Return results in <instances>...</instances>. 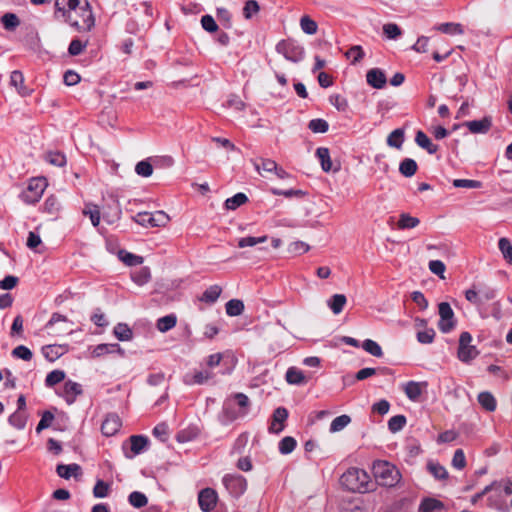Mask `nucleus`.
I'll return each mask as SVG.
<instances>
[{"mask_svg": "<svg viewBox=\"0 0 512 512\" xmlns=\"http://www.w3.org/2000/svg\"><path fill=\"white\" fill-rule=\"evenodd\" d=\"M371 376H375V381H381V376H388L386 378V383H394L399 382V384H427L426 382L421 381H414V380H408V381H402L395 375V373L387 367H378V368H370L366 367L361 370H359L355 374H348L343 377L344 382H354V381H363Z\"/></svg>", "mask_w": 512, "mask_h": 512, "instance_id": "nucleus-1", "label": "nucleus"}, {"mask_svg": "<svg viewBox=\"0 0 512 512\" xmlns=\"http://www.w3.org/2000/svg\"><path fill=\"white\" fill-rule=\"evenodd\" d=\"M79 5V0H56L54 16L63 17L71 26L80 29V22L72 17V12H76L80 8Z\"/></svg>", "mask_w": 512, "mask_h": 512, "instance_id": "nucleus-2", "label": "nucleus"}, {"mask_svg": "<svg viewBox=\"0 0 512 512\" xmlns=\"http://www.w3.org/2000/svg\"><path fill=\"white\" fill-rule=\"evenodd\" d=\"M438 328L442 333H450L457 325L455 313L448 302H441L438 304Z\"/></svg>", "mask_w": 512, "mask_h": 512, "instance_id": "nucleus-3", "label": "nucleus"}, {"mask_svg": "<svg viewBox=\"0 0 512 512\" xmlns=\"http://www.w3.org/2000/svg\"><path fill=\"white\" fill-rule=\"evenodd\" d=\"M46 186L47 183L45 178H32L28 183L27 189L22 192L21 199L26 204L37 203L42 197Z\"/></svg>", "mask_w": 512, "mask_h": 512, "instance_id": "nucleus-4", "label": "nucleus"}, {"mask_svg": "<svg viewBox=\"0 0 512 512\" xmlns=\"http://www.w3.org/2000/svg\"><path fill=\"white\" fill-rule=\"evenodd\" d=\"M276 51L287 60L297 63L304 58V48L291 40H282L276 45Z\"/></svg>", "mask_w": 512, "mask_h": 512, "instance_id": "nucleus-5", "label": "nucleus"}, {"mask_svg": "<svg viewBox=\"0 0 512 512\" xmlns=\"http://www.w3.org/2000/svg\"><path fill=\"white\" fill-rule=\"evenodd\" d=\"M76 13L82 18V24L78 31H90L95 25V19L92 12L90 3L86 0L85 5L79 8V12Z\"/></svg>", "mask_w": 512, "mask_h": 512, "instance_id": "nucleus-6", "label": "nucleus"}, {"mask_svg": "<svg viewBox=\"0 0 512 512\" xmlns=\"http://www.w3.org/2000/svg\"><path fill=\"white\" fill-rule=\"evenodd\" d=\"M375 477L386 480L390 484H394L398 482L400 476L393 466L387 463H381L375 468Z\"/></svg>", "mask_w": 512, "mask_h": 512, "instance_id": "nucleus-7", "label": "nucleus"}, {"mask_svg": "<svg viewBox=\"0 0 512 512\" xmlns=\"http://www.w3.org/2000/svg\"><path fill=\"white\" fill-rule=\"evenodd\" d=\"M366 81L375 89H383L386 86L387 78L382 69L372 68L366 73Z\"/></svg>", "mask_w": 512, "mask_h": 512, "instance_id": "nucleus-8", "label": "nucleus"}, {"mask_svg": "<svg viewBox=\"0 0 512 512\" xmlns=\"http://www.w3.org/2000/svg\"><path fill=\"white\" fill-rule=\"evenodd\" d=\"M464 125L473 134H485L491 128L492 120L490 117H484L480 120L467 121Z\"/></svg>", "mask_w": 512, "mask_h": 512, "instance_id": "nucleus-9", "label": "nucleus"}, {"mask_svg": "<svg viewBox=\"0 0 512 512\" xmlns=\"http://www.w3.org/2000/svg\"><path fill=\"white\" fill-rule=\"evenodd\" d=\"M68 351L67 345L51 344L42 347L43 356L50 362H54L59 359Z\"/></svg>", "mask_w": 512, "mask_h": 512, "instance_id": "nucleus-10", "label": "nucleus"}, {"mask_svg": "<svg viewBox=\"0 0 512 512\" xmlns=\"http://www.w3.org/2000/svg\"><path fill=\"white\" fill-rule=\"evenodd\" d=\"M217 502L216 493L213 490L205 489L199 495V504L203 511H209Z\"/></svg>", "mask_w": 512, "mask_h": 512, "instance_id": "nucleus-11", "label": "nucleus"}, {"mask_svg": "<svg viewBox=\"0 0 512 512\" xmlns=\"http://www.w3.org/2000/svg\"><path fill=\"white\" fill-rule=\"evenodd\" d=\"M415 142L419 147L426 150L429 154H435L439 149L438 145L432 143L430 138L421 130L417 131Z\"/></svg>", "mask_w": 512, "mask_h": 512, "instance_id": "nucleus-12", "label": "nucleus"}, {"mask_svg": "<svg viewBox=\"0 0 512 512\" xmlns=\"http://www.w3.org/2000/svg\"><path fill=\"white\" fill-rule=\"evenodd\" d=\"M316 156L318 157L321 167L324 172H330L332 170L337 171L339 168H333L332 161L330 158L329 149L326 147H319L316 150Z\"/></svg>", "mask_w": 512, "mask_h": 512, "instance_id": "nucleus-13", "label": "nucleus"}, {"mask_svg": "<svg viewBox=\"0 0 512 512\" xmlns=\"http://www.w3.org/2000/svg\"><path fill=\"white\" fill-rule=\"evenodd\" d=\"M114 352H118L121 355L124 354V350L120 347L119 344H117V343H104V344H99V345H97L94 348L93 355L95 357H100V356H103L105 354H110V353H114Z\"/></svg>", "mask_w": 512, "mask_h": 512, "instance_id": "nucleus-14", "label": "nucleus"}, {"mask_svg": "<svg viewBox=\"0 0 512 512\" xmlns=\"http://www.w3.org/2000/svg\"><path fill=\"white\" fill-rule=\"evenodd\" d=\"M346 302L347 298L344 294H334L327 301V305L335 315H338L343 311Z\"/></svg>", "mask_w": 512, "mask_h": 512, "instance_id": "nucleus-15", "label": "nucleus"}, {"mask_svg": "<svg viewBox=\"0 0 512 512\" xmlns=\"http://www.w3.org/2000/svg\"><path fill=\"white\" fill-rule=\"evenodd\" d=\"M286 381L288 384H299L301 382H308L311 380L310 376H307L301 370L295 367H290L286 372Z\"/></svg>", "mask_w": 512, "mask_h": 512, "instance_id": "nucleus-16", "label": "nucleus"}, {"mask_svg": "<svg viewBox=\"0 0 512 512\" xmlns=\"http://www.w3.org/2000/svg\"><path fill=\"white\" fill-rule=\"evenodd\" d=\"M221 292L222 289L219 285H212L203 292L199 300L208 304H213L218 300Z\"/></svg>", "mask_w": 512, "mask_h": 512, "instance_id": "nucleus-17", "label": "nucleus"}, {"mask_svg": "<svg viewBox=\"0 0 512 512\" xmlns=\"http://www.w3.org/2000/svg\"><path fill=\"white\" fill-rule=\"evenodd\" d=\"M418 165L414 159L404 158L399 164V172L404 177H412L417 172Z\"/></svg>", "mask_w": 512, "mask_h": 512, "instance_id": "nucleus-18", "label": "nucleus"}, {"mask_svg": "<svg viewBox=\"0 0 512 512\" xmlns=\"http://www.w3.org/2000/svg\"><path fill=\"white\" fill-rule=\"evenodd\" d=\"M113 333L119 341H129L133 337V332L126 323H118L114 327Z\"/></svg>", "mask_w": 512, "mask_h": 512, "instance_id": "nucleus-19", "label": "nucleus"}, {"mask_svg": "<svg viewBox=\"0 0 512 512\" xmlns=\"http://www.w3.org/2000/svg\"><path fill=\"white\" fill-rule=\"evenodd\" d=\"M404 135L405 132L403 128H397L393 130L387 137V144L390 147L400 149L404 142Z\"/></svg>", "mask_w": 512, "mask_h": 512, "instance_id": "nucleus-20", "label": "nucleus"}, {"mask_svg": "<svg viewBox=\"0 0 512 512\" xmlns=\"http://www.w3.org/2000/svg\"><path fill=\"white\" fill-rule=\"evenodd\" d=\"M177 323V317L174 314L163 316L157 320L156 327L160 332H167L174 328Z\"/></svg>", "mask_w": 512, "mask_h": 512, "instance_id": "nucleus-21", "label": "nucleus"}, {"mask_svg": "<svg viewBox=\"0 0 512 512\" xmlns=\"http://www.w3.org/2000/svg\"><path fill=\"white\" fill-rule=\"evenodd\" d=\"M420 220L417 217L411 216L408 213H402L397 222V226L399 229H412L418 226Z\"/></svg>", "mask_w": 512, "mask_h": 512, "instance_id": "nucleus-22", "label": "nucleus"}, {"mask_svg": "<svg viewBox=\"0 0 512 512\" xmlns=\"http://www.w3.org/2000/svg\"><path fill=\"white\" fill-rule=\"evenodd\" d=\"M83 214L89 217L94 227H97L100 224L101 214L97 205L86 204L85 208L83 209Z\"/></svg>", "mask_w": 512, "mask_h": 512, "instance_id": "nucleus-23", "label": "nucleus"}, {"mask_svg": "<svg viewBox=\"0 0 512 512\" xmlns=\"http://www.w3.org/2000/svg\"><path fill=\"white\" fill-rule=\"evenodd\" d=\"M131 278L137 285H145L151 279L150 269L148 267H141L131 274Z\"/></svg>", "mask_w": 512, "mask_h": 512, "instance_id": "nucleus-24", "label": "nucleus"}, {"mask_svg": "<svg viewBox=\"0 0 512 512\" xmlns=\"http://www.w3.org/2000/svg\"><path fill=\"white\" fill-rule=\"evenodd\" d=\"M248 202V197L246 194L239 192L236 193L234 196L226 199L225 201V208L227 210H236L241 205Z\"/></svg>", "mask_w": 512, "mask_h": 512, "instance_id": "nucleus-25", "label": "nucleus"}, {"mask_svg": "<svg viewBox=\"0 0 512 512\" xmlns=\"http://www.w3.org/2000/svg\"><path fill=\"white\" fill-rule=\"evenodd\" d=\"M45 160L51 165L64 167L66 165V156L59 151H49L45 155Z\"/></svg>", "mask_w": 512, "mask_h": 512, "instance_id": "nucleus-26", "label": "nucleus"}, {"mask_svg": "<svg viewBox=\"0 0 512 512\" xmlns=\"http://www.w3.org/2000/svg\"><path fill=\"white\" fill-rule=\"evenodd\" d=\"M226 313L229 316H239L244 311V303L239 299H231L226 305Z\"/></svg>", "mask_w": 512, "mask_h": 512, "instance_id": "nucleus-27", "label": "nucleus"}, {"mask_svg": "<svg viewBox=\"0 0 512 512\" xmlns=\"http://www.w3.org/2000/svg\"><path fill=\"white\" fill-rule=\"evenodd\" d=\"M1 23L6 30L14 31L20 25V19L14 13H5L1 17Z\"/></svg>", "mask_w": 512, "mask_h": 512, "instance_id": "nucleus-28", "label": "nucleus"}, {"mask_svg": "<svg viewBox=\"0 0 512 512\" xmlns=\"http://www.w3.org/2000/svg\"><path fill=\"white\" fill-rule=\"evenodd\" d=\"M300 27L302 31L308 35H314L317 33L318 25L316 21L310 18L308 15H304L300 19Z\"/></svg>", "mask_w": 512, "mask_h": 512, "instance_id": "nucleus-29", "label": "nucleus"}, {"mask_svg": "<svg viewBox=\"0 0 512 512\" xmlns=\"http://www.w3.org/2000/svg\"><path fill=\"white\" fill-rule=\"evenodd\" d=\"M435 29L442 33L452 34V35L464 33V30H463V27L461 24L452 23V22L442 23V24L436 26Z\"/></svg>", "mask_w": 512, "mask_h": 512, "instance_id": "nucleus-30", "label": "nucleus"}, {"mask_svg": "<svg viewBox=\"0 0 512 512\" xmlns=\"http://www.w3.org/2000/svg\"><path fill=\"white\" fill-rule=\"evenodd\" d=\"M498 247L501 251L504 259L512 265V244L507 238H500L498 241Z\"/></svg>", "mask_w": 512, "mask_h": 512, "instance_id": "nucleus-31", "label": "nucleus"}, {"mask_svg": "<svg viewBox=\"0 0 512 512\" xmlns=\"http://www.w3.org/2000/svg\"><path fill=\"white\" fill-rule=\"evenodd\" d=\"M267 241V236H260V237H254V236H248L240 238L238 241V247L239 248H245V247H253L257 244H261Z\"/></svg>", "mask_w": 512, "mask_h": 512, "instance_id": "nucleus-32", "label": "nucleus"}, {"mask_svg": "<svg viewBox=\"0 0 512 512\" xmlns=\"http://www.w3.org/2000/svg\"><path fill=\"white\" fill-rule=\"evenodd\" d=\"M363 349L375 357H381L383 355V351L381 346L371 339H366L362 344Z\"/></svg>", "mask_w": 512, "mask_h": 512, "instance_id": "nucleus-33", "label": "nucleus"}, {"mask_svg": "<svg viewBox=\"0 0 512 512\" xmlns=\"http://www.w3.org/2000/svg\"><path fill=\"white\" fill-rule=\"evenodd\" d=\"M43 208L45 212L51 215H56L57 212L60 210V202L56 196L51 195L46 198Z\"/></svg>", "mask_w": 512, "mask_h": 512, "instance_id": "nucleus-34", "label": "nucleus"}, {"mask_svg": "<svg viewBox=\"0 0 512 512\" xmlns=\"http://www.w3.org/2000/svg\"><path fill=\"white\" fill-rule=\"evenodd\" d=\"M345 56L347 58L353 57L351 64L356 65L364 58L365 53L362 46L354 45L345 53Z\"/></svg>", "mask_w": 512, "mask_h": 512, "instance_id": "nucleus-35", "label": "nucleus"}, {"mask_svg": "<svg viewBox=\"0 0 512 512\" xmlns=\"http://www.w3.org/2000/svg\"><path fill=\"white\" fill-rule=\"evenodd\" d=\"M308 127L314 133H326L329 129V124L324 119L316 118L309 122Z\"/></svg>", "mask_w": 512, "mask_h": 512, "instance_id": "nucleus-36", "label": "nucleus"}, {"mask_svg": "<svg viewBox=\"0 0 512 512\" xmlns=\"http://www.w3.org/2000/svg\"><path fill=\"white\" fill-rule=\"evenodd\" d=\"M10 83L14 86L17 91L21 94H25L24 92V76L21 71L15 70L10 75Z\"/></svg>", "mask_w": 512, "mask_h": 512, "instance_id": "nucleus-37", "label": "nucleus"}, {"mask_svg": "<svg viewBox=\"0 0 512 512\" xmlns=\"http://www.w3.org/2000/svg\"><path fill=\"white\" fill-rule=\"evenodd\" d=\"M478 293L481 305H484L486 302L496 297V290L488 286H480Z\"/></svg>", "mask_w": 512, "mask_h": 512, "instance_id": "nucleus-38", "label": "nucleus"}, {"mask_svg": "<svg viewBox=\"0 0 512 512\" xmlns=\"http://www.w3.org/2000/svg\"><path fill=\"white\" fill-rule=\"evenodd\" d=\"M253 165L258 172L260 169L266 172H274L277 167V163L274 160L267 158H260V163L253 161Z\"/></svg>", "mask_w": 512, "mask_h": 512, "instance_id": "nucleus-39", "label": "nucleus"}, {"mask_svg": "<svg viewBox=\"0 0 512 512\" xmlns=\"http://www.w3.org/2000/svg\"><path fill=\"white\" fill-rule=\"evenodd\" d=\"M453 186L456 188L478 189L482 187V182L470 179H455Z\"/></svg>", "mask_w": 512, "mask_h": 512, "instance_id": "nucleus-40", "label": "nucleus"}, {"mask_svg": "<svg viewBox=\"0 0 512 512\" xmlns=\"http://www.w3.org/2000/svg\"><path fill=\"white\" fill-rule=\"evenodd\" d=\"M135 172L139 176L150 177L153 173V166L147 160H142L136 164Z\"/></svg>", "mask_w": 512, "mask_h": 512, "instance_id": "nucleus-41", "label": "nucleus"}, {"mask_svg": "<svg viewBox=\"0 0 512 512\" xmlns=\"http://www.w3.org/2000/svg\"><path fill=\"white\" fill-rule=\"evenodd\" d=\"M260 10L259 4L255 0H248L243 7V16L246 19H251Z\"/></svg>", "mask_w": 512, "mask_h": 512, "instance_id": "nucleus-42", "label": "nucleus"}, {"mask_svg": "<svg viewBox=\"0 0 512 512\" xmlns=\"http://www.w3.org/2000/svg\"><path fill=\"white\" fill-rule=\"evenodd\" d=\"M383 33L388 39H396L402 35V30L395 23H387L383 25Z\"/></svg>", "mask_w": 512, "mask_h": 512, "instance_id": "nucleus-43", "label": "nucleus"}, {"mask_svg": "<svg viewBox=\"0 0 512 512\" xmlns=\"http://www.w3.org/2000/svg\"><path fill=\"white\" fill-rule=\"evenodd\" d=\"M12 356L24 361H30L33 357V354L28 347L19 345L12 350Z\"/></svg>", "mask_w": 512, "mask_h": 512, "instance_id": "nucleus-44", "label": "nucleus"}, {"mask_svg": "<svg viewBox=\"0 0 512 512\" xmlns=\"http://www.w3.org/2000/svg\"><path fill=\"white\" fill-rule=\"evenodd\" d=\"M329 102L338 110L346 111L348 108V101L340 94H334L329 97Z\"/></svg>", "mask_w": 512, "mask_h": 512, "instance_id": "nucleus-45", "label": "nucleus"}, {"mask_svg": "<svg viewBox=\"0 0 512 512\" xmlns=\"http://www.w3.org/2000/svg\"><path fill=\"white\" fill-rule=\"evenodd\" d=\"M478 354L477 349L475 346H468L465 347V349H458V357L463 362H468L472 359H474Z\"/></svg>", "mask_w": 512, "mask_h": 512, "instance_id": "nucleus-46", "label": "nucleus"}, {"mask_svg": "<svg viewBox=\"0 0 512 512\" xmlns=\"http://www.w3.org/2000/svg\"><path fill=\"white\" fill-rule=\"evenodd\" d=\"M87 46V42H82L80 39H73L68 47V52L72 56L81 54Z\"/></svg>", "mask_w": 512, "mask_h": 512, "instance_id": "nucleus-47", "label": "nucleus"}, {"mask_svg": "<svg viewBox=\"0 0 512 512\" xmlns=\"http://www.w3.org/2000/svg\"><path fill=\"white\" fill-rule=\"evenodd\" d=\"M152 213L150 212H139L135 216H132V220L143 227H152Z\"/></svg>", "mask_w": 512, "mask_h": 512, "instance_id": "nucleus-48", "label": "nucleus"}, {"mask_svg": "<svg viewBox=\"0 0 512 512\" xmlns=\"http://www.w3.org/2000/svg\"><path fill=\"white\" fill-rule=\"evenodd\" d=\"M152 227L165 226L170 218L164 211H156L152 213Z\"/></svg>", "mask_w": 512, "mask_h": 512, "instance_id": "nucleus-49", "label": "nucleus"}, {"mask_svg": "<svg viewBox=\"0 0 512 512\" xmlns=\"http://www.w3.org/2000/svg\"><path fill=\"white\" fill-rule=\"evenodd\" d=\"M65 379V372L62 370H53L51 371L45 379V384L54 385L59 384Z\"/></svg>", "mask_w": 512, "mask_h": 512, "instance_id": "nucleus-50", "label": "nucleus"}, {"mask_svg": "<svg viewBox=\"0 0 512 512\" xmlns=\"http://www.w3.org/2000/svg\"><path fill=\"white\" fill-rule=\"evenodd\" d=\"M435 334L436 333L433 328H428L424 331H419L417 333V340L422 344H430L433 342Z\"/></svg>", "mask_w": 512, "mask_h": 512, "instance_id": "nucleus-51", "label": "nucleus"}, {"mask_svg": "<svg viewBox=\"0 0 512 512\" xmlns=\"http://www.w3.org/2000/svg\"><path fill=\"white\" fill-rule=\"evenodd\" d=\"M271 193L276 196H284L286 198L291 197H299L303 196L304 192L302 190H296V189H288V190H281L278 188H271Z\"/></svg>", "mask_w": 512, "mask_h": 512, "instance_id": "nucleus-52", "label": "nucleus"}, {"mask_svg": "<svg viewBox=\"0 0 512 512\" xmlns=\"http://www.w3.org/2000/svg\"><path fill=\"white\" fill-rule=\"evenodd\" d=\"M201 25L204 30L210 33L216 32L218 30V25L211 15L202 16Z\"/></svg>", "mask_w": 512, "mask_h": 512, "instance_id": "nucleus-53", "label": "nucleus"}, {"mask_svg": "<svg viewBox=\"0 0 512 512\" xmlns=\"http://www.w3.org/2000/svg\"><path fill=\"white\" fill-rule=\"evenodd\" d=\"M429 270L439 276L440 278H444V272H445V264L441 260H431L429 262Z\"/></svg>", "mask_w": 512, "mask_h": 512, "instance_id": "nucleus-54", "label": "nucleus"}, {"mask_svg": "<svg viewBox=\"0 0 512 512\" xmlns=\"http://www.w3.org/2000/svg\"><path fill=\"white\" fill-rule=\"evenodd\" d=\"M411 299L420 308V310H426L428 308V301L422 292H412Z\"/></svg>", "mask_w": 512, "mask_h": 512, "instance_id": "nucleus-55", "label": "nucleus"}, {"mask_svg": "<svg viewBox=\"0 0 512 512\" xmlns=\"http://www.w3.org/2000/svg\"><path fill=\"white\" fill-rule=\"evenodd\" d=\"M18 281V277L13 275H7L6 277H4V279L0 281V289L11 290L17 285Z\"/></svg>", "mask_w": 512, "mask_h": 512, "instance_id": "nucleus-56", "label": "nucleus"}, {"mask_svg": "<svg viewBox=\"0 0 512 512\" xmlns=\"http://www.w3.org/2000/svg\"><path fill=\"white\" fill-rule=\"evenodd\" d=\"M465 298L471 304L481 306L478 289L475 286L465 291Z\"/></svg>", "mask_w": 512, "mask_h": 512, "instance_id": "nucleus-57", "label": "nucleus"}, {"mask_svg": "<svg viewBox=\"0 0 512 512\" xmlns=\"http://www.w3.org/2000/svg\"><path fill=\"white\" fill-rule=\"evenodd\" d=\"M310 247L307 243L302 241H296L290 244L289 251L295 254H303L309 251Z\"/></svg>", "mask_w": 512, "mask_h": 512, "instance_id": "nucleus-58", "label": "nucleus"}, {"mask_svg": "<svg viewBox=\"0 0 512 512\" xmlns=\"http://www.w3.org/2000/svg\"><path fill=\"white\" fill-rule=\"evenodd\" d=\"M63 80L66 85L73 86L80 81V76L76 72L68 70L64 73Z\"/></svg>", "mask_w": 512, "mask_h": 512, "instance_id": "nucleus-59", "label": "nucleus"}, {"mask_svg": "<svg viewBox=\"0 0 512 512\" xmlns=\"http://www.w3.org/2000/svg\"><path fill=\"white\" fill-rule=\"evenodd\" d=\"M429 38L426 36H420L416 43L412 46V49L419 53H425L427 51Z\"/></svg>", "mask_w": 512, "mask_h": 512, "instance_id": "nucleus-60", "label": "nucleus"}, {"mask_svg": "<svg viewBox=\"0 0 512 512\" xmlns=\"http://www.w3.org/2000/svg\"><path fill=\"white\" fill-rule=\"evenodd\" d=\"M122 260L125 264L129 266H136L140 265L143 262V258L141 256L132 254V253H126L124 257H122Z\"/></svg>", "mask_w": 512, "mask_h": 512, "instance_id": "nucleus-61", "label": "nucleus"}, {"mask_svg": "<svg viewBox=\"0 0 512 512\" xmlns=\"http://www.w3.org/2000/svg\"><path fill=\"white\" fill-rule=\"evenodd\" d=\"M58 322H68V318L60 313H53L49 321L45 324V329H51Z\"/></svg>", "mask_w": 512, "mask_h": 512, "instance_id": "nucleus-62", "label": "nucleus"}, {"mask_svg": "<svg viewBox=\"0 0 512 512\" xmlns=\"http://www.w3.org/2000/svg\"><path fill=\"white\" fill-rule=\"evenodd\" d=\"M91 321L99 327H105L108 325L105 315L97 309L94 314L91 316Z\"/></svg>", "mask_w": 512, "mask_h": 512, "instance_id": "nucleus-63", "label": "nucleus"}, {"mask_svg": "<svg viewBox=\"0 0 512 512\" xmlns=\"http://www.w3.org/2000/svg\"><path fill=\"white\" fill-rule=\"evenodd\" d=\"M41 238L38 234L35 232H29L28 238H27V246L30 249L35 250L40 244H41Z\"/></svg>", "mask_w": 512, "mask_h": 512, "instance_id": "nucleus-64", "label": "nucleus"}]
</instances>
